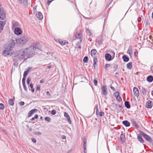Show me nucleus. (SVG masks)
I'll return each mask as SVG.
<instances>
[{
	"label": "nucleus",
	"mask_w": 153,
	"mask_h": 153,
	"mask_svg": "<svg viewBox=\"0 0 153 153\" xmlns=\"http://www.w3.org/2000/svg\"><path fill=\"white\" fill-rule=\"evenodd\" d=\"M39 43H34L32 44L28 48H27V54L28 55V58L32 57L35 55V53L40 50L41 48L39 47Z\"/></svg>",
	"instance_id": "f257e3e1"
},
{
	"label": "nucleus",
	"mask_w": 153,
	"mask_h": 153,
	"mask_svg": "<svg viewBox=\"0 0 153 153\" xmlns=\"http://www.w3.org/2000/svg\"><path fill=\"white\" fill-rule=\"evenodd\" d=\"M15 44L14 40L12 39L10 43L8 45L4 46V48L5 50L3 52L2 54L4 56H6L7 55L11 56L13 54V53L10 51L14 48Z\"/></svg>",
	"instance_id": "f03ea898"
},
{
	"label": "nucleus",
	"mask_w": 153,
	"mask_h": 153,
	"mask_svg": "<svg viewBox=\"0 0 153 153\" xmlns=\"http://www.w3.org/2000/svg\"><path fill=\"white\" fill-rule=\"evenodd\" d=\"M29 40V38L24 34L22 35L20 38H16L15 41L16 45L22 47L27 44Z\"/></svg>",
	"instance_id": "7ed1b4c3"
},
{
	"label": "nucleus",
	"mask_w": 153,
	"mask_h": 153,
	"mask_svg": "<svg viewBox=\"0 0 153 153\" xmlns=\"http://www.w3.org/2000/svg\"><path fill=\"white\" fill-rule=\"evenodd\" d=\"M27 49H25L24 50L23 49H21L19 51H16L15 54L16 56H15V57L19 59H23L27 54Z\"/></svg>",
	"instance_id": "20e7f679"
},
{
	"label": "nucleus",
	"mask_w": 153,
	"mask_h": 153,
	"mask_svg": "<svg viewBox=\"0 0 153 153\" xmlns=\"http://www.w3.org/2000/svg\"><path fill=\"white\" fill-rule=\"evenodd\" d=\"M140 134L142 136H143V137L148 142L151 143L152 142V138L149 135L147 134H146L143 132V131H140Z\"/></svg>",
	"instance_id": "39448f33"
},
{
	"label": "nucleus",
	"mask_w": 153,
	"mask_h": 153,
	"mask_svg": "<svg viewBox=\"0 0 153 153\" xmlns=\"http://www.w3.org/2000/svg\"><path fill=\"white\" fill-rule=\"evenodd\" d=\"M6 15L4 12V9L3 7L0 8V19L1 20H4L6 18Z\"/></svg>",
	"instance_id": "423d86ee"
},
{
	"label": "nucleus",
	"mask_w": 153,
	"mask_h": 153,
	"mask_svg": "<svg viewBox=\"0 0 153 153\" xmlns=\"http://www.w3.org/2000/svg\"><path fill=\"white\" fill-rule=\"evenodd\" d=\"M102 90V94L104 96L106 95L107 94V90L106 86L103 85L101 88Z\"/></svg>",
	"instance_id": "0eeeda50"
},
{
	"label": "nucleus",
	"mask_w": 153,
	"mask_h": 153,
	"mask_svg": "<svg viewBox=\"0 0 153 153\" xmlns=\"http://www.w3.org/2000/svg\"><path fill=\"white\" fill-rule=\"evenodd\" d=\"M14 33L17 35H20L22 33V31L20 28L16 27L14 29Z\"/></svg>",
	"instance_id": "6e6552de"
},
{
	"label": "nucleus",
	"mask_w": 153,
	"mask_h": 153,
	"mask_svg": "<svg viewBox=\"0 0 153 153\" xmlns=\"http://www.w3.org/2000/svg\"><path fill=\"white\" fill-rule=\"evenodd\" d=\"M38 110L36 109H33L30 111L28 113L27 117H31L32 115L37 112Z\"/></svg>",
	"instance_id": "1a4fd4ad"
},
{
	"label": "nucleus",
	"mask_w": 153,
	"mask_h": 153,
	"mask_svg": "<svg viewBox=\"0 0 153 153\" xmlns=\"http://www.w3.org/2000/svg\"><path fill=\"white\" fill-rule=\"evenodd\" d=\"M103 40L102 37H98L96 40V42L99 45H101Z\"/></svg>",
	"instance_id": "9d476101"
},
{
	"label": "nucleus",
	"mask_w": 153,
	"mask_h": 153,
	"mask_svg": "<svg viewBox=\"0 0 153 153\" xmlns=\"http://www.w3.org/2000/svg\"><path fill=\"white\" fill-rule=\"evenodd\" d=\"M133 92L134 95L138 97L139 95V91L136 87H134L133 89Z\"/></svg>",
	"instance_id": "9b49d317"
},
{
	"label": "nucleus",
	"mask_w": 153,
	"mask_h": 153,
	"mask_svg": "<svg viewBox=\"0 0 153 153\" xmlns=\"http://www.w3.org/2000/svg\"><path fill=\"white\" fill-rule=\"evenodd\" d=\"M76 38L79 39L80 42H81L82 41V35L81 33H79L78 32H77L76 33L75 35Z\"/></svg>",
	"instance_id": "f8f14e48"
},
{
	"label": "nucleus",
	"mask_w": 153,
	"mask_h": 153,
	"mask_svg": "<svg viewBox=\"0 0 153 153\" xmlns=\"http://www.w3.org/2000/svg\"><path fill=\"white\" fill-rule=\"evenodd\" d=\"M97 51L95 49H93L91 51V55L93 57H97Z\"/></svg>",
	"instance_id": "ddd939ff"
},
{
	"label": "nucleus",
	"mask_w": 153,
	"mask_h": 153,
	"mask_svg": "<svg viewBox=\"0 0 153 153\" xmlns=\"http://www.w3.org/2000/svg\"><path fill=\"white\" fill-rule=\"evenodd\" d=\"M36 16L39 20H41L43 18V15L42 13L40 12H38L37 14H36Z\"/></svg>",
	"instance_id": "4468645a"
},
{
	"label": "nucleus",
	"mask_w": 153,
	"mask_h": 153,
	"mask_svg": "<svg viewBox=\"0 0 153 153\" xmlns=\"http://www.w3.org/2000/svg\"><path fill=\"white\" fill-rule=\"evenodd\" d=\"M5 23H4V22L0 21V33H1L2 30H3V28L4 27Z\"/></svg>",
	"instance_id": "2eb2a0df"
},
{
	"label": "nucleus",
	"mask_w": 153,
	"mask_h": 153,
	"mask_svg": "<svg viewBox=\"0 0 153 153\" xmlns=\"http://www.w3.org/2000/svg\"><path fill=\"white\" fill-rule=\"evenodd\" d=\"M105 58L106 60L108 61H110L111 60V56L109 54H106L105 55Z\"/></svg>",
	"instance_id": "dca6fc26"
},
{
	"label": "nucleus",
	"mask_w": 153,
	"mask_h": 153,
	"mask_svg": "<svg viewBox=\"0 0 153 153\" xmlns=\"http://www.w3.org/2000/svg\"><path fill=\"white\" fill-rule=\"evenodd\" d=\"M120 140L123 143L125 141V137L124 134H122L120 136Z\"/></svg>",
	"instance_id": "f3484780"
},
{
	"label": "nucleus",
	"mask_w": 153,
	"mask_h": 153,
	"mask_svg": "<svg viewBox=\"0 0 153 153\" xmlns=\"http://www.w3.org/2000/svg\"><path fill=\"white\" fill-rule=\"evenodd\" d=\"M123 124L126 127H128L130 126V123L127 120H124L122 122Z\"/></svg>",
	"instance_id": "a211bd4d"
},
{
	"label": "nucleus",
	"mask_w": 153,
	"mask_h": 153,
	"mask_svg": "<svg viewBox=\"0 0 153 153\" xmlns=\"http://www.w3.org/2000/svg\"><path fill=\"white\" fill-rule=\"evenodd\" d=\"M131 122L133 126H135L136 128H138V125L137 124L136 122L134 119L131 120Z\"/></svg>",
	"instance_id": "6ab92c4d"
},
{
	"label": "nucleus",
	"mask_w": 153,
	"mask_h": 153,
	"mask_svg": "<svg viewBox=\"0 0 153 153\" xmlns=\"http://www.w3.org/2000/svg\"><path fill=\"white\" fill-rule=\"evenodd\" d=\"M15 100V97H13V99H10L8 100V103L9 105L13 106L14 105V100Z\"/></svg>",
	"instance_id": "aec40b11"
},
{
	"label": "nucleus",
	"mask_w": 153,
	"mask_h": 153,
	"mask_svg": "<svg viewBox=\"0 0 153 153\" xmlns=\"http://www.w3.org/2000/svg\"><path fill=\"white\" fill-rule=\"evenodd\" d=\"M128 53L130 56L132 54V48L131 46H130L128 48Z\"/></svg>",
	"instance_id": "412c9836"
},
{
	"label": "nucleus",
	"mask_w": 153,
	"mask_h": 153,
	"mask_svg": "<svg viewBox=\"0 0 153 153\" xmlns=\"http://www.w3.org/2000/svg\"><path fill=\"white\" fill-rule=\"evenodd\" d=\"M66 41L65 40H62L61 39H58V42L62 45H65V43H66Z\"/></svg>",
	"instance_id": "4be33fe9"
},
{
	"label": "nucleus",
	"mask_w": 153,
	"mask_h": 153,
	"mask_svg": "<svg viewBox=\"0 0 153 153\" xmlns=\"http://www.w3.org/2000/svg\"><path fill=\"white\" fill-rule=\"evenodd\" d=\"M152 102L150 101H148L146 104V106L147 108H151L152 105H151Z\"/></svg>",
	"instance_id": "5701e85b"
},
{
	"label": "nucleus",
	"mask_w": 153,
	"mask_h": 153,
	"mask_svg": "<svg viewBox=\"0 0 153 153\" xmlns=\"http://www.w3.org/2000/svg\"><path fill=\"white\" fill-rule=\"evenodd\" d=\"M147 81L150 82H152L153 81V76L151 75H149L147 78Z\"/></svg>",
	"instance_id": "b1692460"
},
{
	"label": "nucleus",
	"mask_w": 153,
	"mask_h": 153,
	"mask_svg": "<svg viewBox=\"0 0 153 153\" xmlns=\"http://www.w3.org/2000/svg\"><path fill=\"white\" fill-rule=\"evenodd\" d=\"M93 66L95 68V66L97 65V63L98 62V59L97 57H93Z\"/></svg>",
	"instance_id": "393cba45"
},
{
	"label": "nucleus",
	"mask_w": 153,
	"mask_h": 153,
	"mask_svg": "<svg viewBox=\"0 0 153 153\" xmlns=\"http://www.w3.org/2000/svg\"><path fill=\"white\" fill-rule=\"evenodd\" d=\"M124 104H125V106L126 108H127L128 109H129V108H131L130 105V104H129V102L128 101H125V102Z\"/></svg>",
	"instance_id": "a878e982"
},
{
	"label": "nucleus",
	"mask_w": 153,
	"mask_h": 153,
	"mask_svg": "<svg viewBox=\"0 0 153 153\" xmlns=\"http://www.w3.org/2000/svg\"><path fill=\"white\" fill-rule=\"evenodd\" d=\"M137 139L141 143H144V140L142 138V137L140 135H137Z\"/></svg>",
	"instance_id": "bb28decb"
},
{
	"label": "nucleus",
	"mask_w": 153,
	"mask_h": 153,
	"mask_svg": "<svg viewBox=\"0 0 153 153\" xmlns=\"http://www.w3.org/2000/svg\"><path fill=\"white\" fill-rule=\"evenodd\" d=\"M127 68L129 69H131L132 68V63L131 62H130L127 64Z\"/></svg>",
	"instance_id": "cd10ccee"
},
{
	"label": "nucleus",
	"mask_w": 153,
	"mask_h": 153,
	"mask_svg": "<svg viewBox=\"0 0 153 153\" xmlns=\"http://www.w3.org/2000/svg\"><path fill=\"white\" fill-rule=\"evenodd\" d=\"M85 32L87 34V35H88V36L90 37L91 36V32L90 30H89L88 28H86V29Z\"/></svg>",
	"instance_id": "c85d7f7f"
},
{
	"label": "nucleus",
	"mask_w": 153,
	"mask_h": 153,
	"mask_svg": "<svg viewBox=\"0 0 153 153\" xmlns=\"http://www.w3.org/2000/svg\"><path fill=\"white\" fill-rule=\"evenodd\" d=\"M115 107H116V108L118 109H120V111H121L123 109V107L121 105H117V104H116L115 105Z\"/></svg>",
	"instance_id": "c756f323"
},
{
	"label": "nucleus",
	"mask_w": 153,
	"mask_h": 153,
	"mask_svg": "<svg viewBox=\"0 0 153 153\" xmlns=\"http://www.w3.org/2000/svg\"><path fill=\"white\" fill-rule=\"evenodd\" d=\"M122 58L125 62H127L129 60L128 57L126 55H123L122 57Z\"/></svg>",
	"instance_id": "7c9ffc66"
},
{
	"label": "nucleus",
	"mask_w": 153,
	"mask_h": 153,
	"mask_svg": "<svg viewBox=\"0 0 153 153\" xmlns=\"http://www.w3.org/2000/svg\"><path fill=\"white\" fill-rule=\"evenodd\" d=\"M13 27L14 28H16L17 27L19 26V24L18 22H15L12 23Z\"/></svg>",
	"instance_id": "2f4dec72"
},
{
	"label": "nucleus",
	"mask_w": 153,
	"mask_h": 153,
	"mask_svg": "<svg viewBox=\"0 0 153 153\" xmlns=\"http://www.w3.org/2000/svg\"><path fill=\"white\" fill-rule=\"evenodd\" d=\"M22 3L24 6L27 7V0H22Z\"/></svg>",
	"instance_id": "473e14b6"
},
{
	"label": "nucleus",
	"mask_w": 153,
	"mask_h": 153,
	"mask_svg": "<svg viewBox=\"0 0 153 153\" xmlns=\"http://www.w3.org/2000/svg\"><path fill=\"white\" fill-rule=\"evenodd\" d=\"M83 139H84L83 140V149H84L85 150H86V141H85V138H84Z\"/></svg>",
	"instance_id": "72a5a7b5"
},
{
	"label": "nucleus",
	"mask_w": 153,
	"mask_h": 153,
	"mask_svg": "<svg viewBox=\"0 0 153 153\" xmlns=\"http://www.w3.org/2000/svg\"><path fill=\"white\" fill-rule=\"evenodd\" d=\"M141 92L143 95H146V90L143 87L142 88Z\"/></svg>",
	"instance_id": "f704fd0d"
},
{
	"label": "nucleus",
	"mask_w": 153,
	"mask_h": 153,
	"mask_svg": "<svg viewBox=\"0 0 153 153\" xmlns=\"http://www.w3.org/2000/svg\"><path fill=\"white\" fill-rule=\"evenodd\" d=\"M30 87L31 88V91L33 92L34 91V89L33 88V84L32 83H31L29 85Z\"/></svg>",
	"instance_id": "c9c22d12"
},
{
	"label": "nucleus",
	"mask_w": 153,
	"mask_h": 153,
	"mask_svg": "<svg viewBox=\"0 0 153 153\" xmlns=\"http://www.w3.org/2000/svg\"><path fill=\"white\" fill-rule=\"evenodd\" d=\"M45 120L47 121L48 122H50L51 121V118H50L49 117H46L45 118Z\"/></svg>",
	"instance_id": "e433bc0d"
},
{
	"label": "nucleus",
	"mask_w": 153,
	"mask_h": 153,
	"mask_svg": "<svg viewBox=\"0 0 153 153\" xmlns=\"http://www.w3.org/2000/svg\"><path fill=\"white\" fill-rule=\"evenodd\" d=\"M88 57L87 56H85L83 60V61L84 63H86L88 61Z\"/></svg>",
	"instance_id": "4c0bfd02"
},
{
	"label": "nucleus",
	"mask_w": 153,
	"mask_h": 153,
	"mask_svg": "<svg viewBox=\"0 0 153 153\" xmlns=\"http://www.w3.org/2000/svg\"><path fill=\"white\" fill-rule=\"evenodd\" d=\"M68 122L70 124H71V119L69 116L68 115Z\"/></svg>",
	"instance_id": "58836bf2"
},
{
	"label": "nucleus",
	"mask_w": 153,
	"mask_h": 153,
	"mask_svg": "<svg viewBox=\"0 0 153 153\" xmlns=\"http://www.w3.org/2000/svg\"><path fill=\"white\" fill-rule=\"evenodd\" d=\"M31 77H28L27 80V84L28 85L30 84V82L31 80Z\"/></svg>",
	"instance_id": "ea45409f"
},
{
	"label": "nucleus",
	"mask_w": 153,
	"mask_h": 153,
	"mask_svg": "<svg viewBox=\"0 0 153 153\" xmlns=\"http://www.w3.org/2000/svg\"><path fill=\"white\" fill-rule=\"evenodd\" d=\"M33 134L35 135H41L42 134L41 132H37L36 131H35L33 132Z\"/></svg>",
	"instance_id": "a19ab883"
},
{
	"label": "nucleus",
	"mask_w": 153,
	"mask_h": 153,
	"mask_svg": "<svg viewBox=\"0 0 153 153\" xmlns=\"http://www.w3.org/2000/svg\"><path fill=\"white\" fill-rule=\"evenodd\" d=\"M104 115V113L103 111L100 112L99 114L97 115H99L100 117L103 116Z\"/></svg>",
	"instance_id": "79ce46f5"
},
{
	"label": "nucleus",
	"mask_w": 153,
	"mask_h": 153,
	"mask_svg": "<svg viewBox=\"0 0 153 153\" xmlns=\"http://www.w3.org/2000/svg\"><path fill=\"white\" fill-rule=\"evenodd\" d=\"M4 108V105L1 103H0V109L1 110H3Z\"/></svg>",
	"instance_id": "37998d69"
},
{
	"label": "nucleus",
	"mask_w": 153,
	"mask_h": 153,
	"mask_svg": "<svg viewBox=\"0 0 153 153\" xmlns=\"http://www.w3.org/2000/svg\"><path fill=\"white\" fill-rule=\"evenodd\" d=\"M94 84L95 86H97V81L96 78H94L93 80Z\"/></svg>",
	"instance_id": "c03bdc74"
},
{
	"label": "nucleus",
	"mask_w": 153,
	"mask_h": 153,
	"mask_svg": "<svg viewBox=\"0 0 153 153\" xmlns=\"http://www.w3.org/2000/svg\"><path fill=\"white\" fill-rule=\"evenodd\" d=\"M120 93L118 91H117L114 93V96H117L120 95Z\"/></svg>",
	"instance_id": "a18cd8bd"
},
{
	"label": "nucleus",
	"mask_w": 153,
	"mask_h": 153,
	"mask_svg": "<svg viewBox=\"0 0 153 153\" xmlns=\"http://www.w3.org/2000/svg\"><path fill=\"white\" fill-rule=\"evenodd\" d=\"M113 70L114 71H116L118 68V65H115L113 67Z\"/></svg>",
	"instance_id": "49530a36"
},
{
	"label": "nucleus",
	"mask_w": 153,
	"mask_h": 153,
	"mask_svg": "<svg viewBox=\"0 0 153 153\" xmlns=\"http://www.w3.org/2000/svg\"><path fill=\"white\" fill-rule=\"evenodd\" d=\"M22 84L24 90L26 91L27 92V90L26 87L25 83Z\"/></svg>",
	"instance_id": "de8ad7c7"
},
{
	"label": "nucleus",
	"mask_w": 153,
	"mask_h": 153,
	"mask_svg": "<svg viewBox=\"0 0 153 153\" xmlns=\"http://www.w3.org/2000/svg\"><path fill=\"white\" fill-rule=\"evenodd\" d=\"M111 66V65L109 64H106L105 65V68L106 70H107V68Z\"/></svg>",
	"instance_id": "09e8293b"
},
{
	"label": "nucleus",
	"mask_w": 153,
	"mask_h": 153,
	"mask_svg": "<svg viewBox=\"0 0 153 153\" xmlns=\"http://www.w3.org/2000/svg\"><path fill=\"white\" fill-rule=\"evenodd\" d=\"M56 113V110L53 109V110L51 111V114L52 115H55Z\"/></svg>",
	"instance_id": "8fccbe9b"
},
{
	"label": "nucleus",
	"mask_w": 153,
	"mask_h": 153,
	"mask_svg": "<svg viewBox=\"0 0 153 153\" xmlns=\"http://www.w3.org/2000/svg\"><path fill=\"white\" fill-rule=\"evenodd\" d=\"M28 73L26 71H25L23 74V76L26 77Z\"/></svg>",
	"instance_id": "3c124183"
},
{
	"label": "nucleus",
	"mask_w": 153,
	"mask_h": 153,
	"mask_svg": "<svg viewBox=\"0 0 153 153\" xmlns=\"http://www.w3.org/2000/svg\"><path fill=\"white\" fill-rule=\"evenodd\" d=\"M26 78V77L23 76V78L22 79V84L25 83Z\"/></svg>",
	"instance_id": "603ef678"
},
{
	"label": "nucleus",
	"mask_w": 153,
	"mask_h": 153,
	"mask_svg": "<svg viewBox=\"0 0 153 153\" xmlns=\"http://www.w3.org/2000/svg\"><path fill=\"white\" fill-rule=\"evenodd\" d=\"M26 127L30 131H32L31 128L28 125H26Z\"/></svg>",
	"instance_id": "864d4df0"
},
{
	"label": "nucleus",
	"mask_w": 153,
	"mask_h": 153,
	"mask_svg": "<svg viewBox=\"0 0 153 153\" xmlns=\"http://www.w3.org/2000/svg\"><path fill=\"white\" fill-rule=\"evenodd\" d=\"M25 104V102H24L21 101L19 103V105L21 106Z\"/></svg>",
	"instance_id": "5fc2aeb1"
},
{
	"label": "nucleus",
	"mask_w": 153,
	"mask_h": 153,
	"mask_svg": "<svg viewBox=\"0 0 153 153\" xmlns=\"http://www.w3.org/2000/svg\"><path fill=\"white\" fill-rule=\"evenodd\" d=\"M119 102H120L122 101V100L121 97L120 96L119 97L117 98V99H116Z\"/></svg>",
	"instance_id": "6e6d98bb"
},
{
	"label": "nucleus",
	"mask_w": 153,
	"mask_h": 153,
	"mask_svg": "<svg viewBox=\"0 0 153 153\" xmlns=\"http://www.w3.org/2000/svg\"><path fill=\"white\" fill-rule=\"evenodd\" d=\"M32 67H28L27 69V71H26L29 73L30 70H31L32 69Z\"/></svg>",
	"instance_id": "4d7b16f0"
},
{
	"label": "nucleus",
	"mask_w": 153,
	"mask_h": 153,
	"mask_svg": "<svg viewBox=\"0 0 153 153\" xmlns=\"http://www.w3.org/2000/svg\"><path fill=\"white\" fill-rule=\"evenodd\" d=\"M31 140H32V141L34 143H35L36 142V139L34 138H32Z\"/></svg>",
	"instance_id": "13d9d810"
},
{
	"label": "nucleus",
	"mask_w": 153,
	"mask_h": 153,
	"mask_svg": "<svg viewBox=\"0 0 153 153\" xmlns=\"http://www.w3.org/2000/svg\"><path fill=\"white\" fill-rule=\"evenodd\" d=\"M40 86L39 85H38L36 88V90L37 91H39L40 90Z\"/></svg>",
	"instance_id": "bf43d9fd"
},
{
	"label": "nucleus",
	"mask_w": 153,
	"mask_h": 153,
	"mask_svg": "<svg viewBox=\"0 0 153 153\" xmlns=\"http://www.w3.org/2000/svg\"><path fill=\"white\" fill-rule=\"evenodd\" d=\"M45 79H42L40 80V83H43L45 82Z\"/></svg>",
	"instance_id": "052dcab7"
},
{
	"label": "nucleus",
	"mask_w": 153,
	"mask_h": 153,
	"mask_svg": "<svg viewBox=\"0 0 153 153\" xmlns=\"http://www.w3.org/2000/svg\"><path fill=\"white\" fill-rule=\"evenodd\" d=\"M46 94L47 96H48L49 97H51V94L48 91H47L46 92Z\"/></svg>",
	"instance_id": "680f3d73"
},
{
	"label": "nucleus",
	"mask_w": 153,
	"mask_h": 153,
	"mask_svg": "<svg viewBox=\"0 0 153 153\" xmlns=\"http://www.w3.org/2000/svg\"><path fill=\"white\" fill-rule=\"evenodd\" d=\"M137 20L138 22H140L141 20V18L140 17H139L137 18Z\"/></svg>",
	"instance_id": "e2e57ef3"
},
{
	"label": "nucleus",
	"mask_w": 153,
	"mask_h": 153,
	"mask_svg": "<svg viewBox=\"0 0 153 153\" xmlns=\"http://www.w3.org/2000/svg\"><path fill=\"white\" fill-rule=\"evenodd\" d=\"M110 88L114 91H116V89H115V88L112 86H110Z\"/></svg>",
	"instance_id": "0e129e2a"
},
{
	"label": "nucleus",
	"mask_w": 153,
	"mask_h": 153,
	"mask_svg": "<svg viewBox=\"0 0 153 153\" xmlns=\"http://www.w3.org/2000/svg\"><path fill=\"white\" fill-rule=\"evenodd\" d=\"M111 53H112L113 54H112V56H113L114 57V56H115V53L114 52V51H112V50H111L110 51V52Z\"/></svg>",
	"instance_id": "69168bd1"
},
{
	"label": "nucleus",
	"mask_w": 153,
	"mask_h": 153,
	"mask_svg": "<svg viewBox=\"0 0 153 153\" xmlns=\"http://www.w3.org/2000/svg\"><path fill=\"white\" fill-rule=\"evenodd\" d=\"M136 51V52H134V55L135 56H136L138 55V52L137 51Z\"/></svg>",
	"instance_id": "338daca9"
},
{
	"label": "nucleus",
	"mask_w": 153,
	"mask_h": 153,
	"mask_svg": "<svg viewBox=\"0 0 153 153\" xmlns=\"http://www.w3.org/2000/svg\"><path fill=\"white\" fill-rule=\"evenodd\" d=\"M35 119L34 118V117H33L29 121V122H31V121L34 120Z\"/></svg>",
	"instance_id": "774afa93"
}]
</instances>
